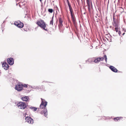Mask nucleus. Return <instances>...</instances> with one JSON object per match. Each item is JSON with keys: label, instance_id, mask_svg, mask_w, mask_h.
<instances>
[{"label": "nucleus", "instance_id": "nucleus-26", "mask_svg": "<svg viewBox=\"0 0 126 126\" xmlns=\"http://www.w3.org/2000/svg\"><path fill=\"white\" fill-rule=\"evenodd\" d=\"M123 31H124V32H126V29H123Z\"/></svg>", "mask_w": 126, "mask_h": 126}, {"label": "nucleus", "instance_id": "nucleus-10", "mask_svg": "<svg viewBox=\"0 0 126 126\" xmlns=\"http://www.w3.org/2000/svg\"><path fill=\"white\" fill-rule=\"evenodd\" d=\"M7 62L10 65H12L14 63V59L12 58H8L7 59Z\"/></svg>", "mask_w": 126, "mask_h": 126}, {"label": "nucleus", "instance_id": "nucleus-27", "mask_svg": "<svg viewBox=\"0 0 126 126\" xmlns=\"http://www.w3.org/2000/svg\"><path fill=\"white\" fill-rule=\"evenodd\" d=\"M118 34H121V32H120V31H118Z\"/></svg>", "mask_w": 126, "mask_h": 126}, {"label": "nucleus", "instance_id": "nucleus-24", "mask_svg": "<svg viewBox=\"0 0 126 126\" xmlns=\"http://www.w3.org/2000/svg\"><path fill=\"white\" fill-rule=\"evenodd\" d=\"M48 11L49 13H52L53 11V10L52 9H49L48 10Z\"/></svg>", "mask_w": 126, "mask_h": 126}, {"label": "nucleus", "instance_id": "nucleus-1", "mask_svg": "<svg viewBox=\"0 0 126 126\" xmlns=\"http://www.w3.org/2000/svg\"><path fill=\"white\" fill-rule=\"evenodd\" d=\"M41 99L42 102L40 107V109H42V110L41 111V113L42 114H43L46 117L47 114V111L46 108L47 102L42 98H41Z\"/></svg>", "mask_w": 126, "mask_h": 126}, {"label": "nucleus", "instance_id": "nucleus-11", "mask_svg": "<svg viewBox=\"0 0 126 126\" xmlns=\"http://www.w3.org/2000/svg\"><path fill=\"white\" fill-rule=\"evenodd\" d=\"M125 119V118L123 117H116L114 118V120L115 121H119L120 120H123Z\"/></svg>", "mask_w": 126, "mask_h": 126}, {"label": "nucleus", "instance_id": "nucleus-13", "mask_svg": "<svg viewBox=\"0 0 126 126\" xmlns=\"http://www.w3.org/2000/svg\"><path fill=\"white\" fill-rule=\"evenodd\" d=\"M110 69L113 72H117L118 70L117 69L114 67L112 66H111L110 67Z\"/></svg>", "mask_w": 126, "mask_h": 126}, {"label": "nucleus", "instance_id": "nucleus-15", "mask_svg": "<svg viewBox=\"0 0 126 126\" xmlns=\"http://www.w3.org/2000/svg\"><path fill=\"white\" fill-rule=\"evenodd\" d=\"M21 99L23 101H27L29 100V98L27 96H25L22 97Z\"/></svg>", "mask_w": 126, "mask_h": 126}, {"label": "nucleus", "instance_id": "nucleus-29", "mask_svg": "<svg viewBox=\"0 0 126 126\" xmlns=\"http://www.w3.org/2000/svg\"><path fill=\"white\" fill-rule=\"evenodd\" d=\"M91 1V0H87V1Z\"/></svg>", "mask_w": 126, "mask_h": 126}, {"label": "nucleus", "instance_id": "nucleus-3", "mask_svg": "<svg viewBox=\"0 0 126 126\" xmlns=\"http://www.w3.org/2000/svg\"><path fill=\"white\" fill-rule=\"evenodd\" d=\"M17 106L19 109L24 110L27 108L28 105L25 102H19L17 103Z\"/></svg>", "mask_w": 126, "mask_h": 126}, {"label": "nucleus", "instance_id": "nucleus-8", "mask_svg": "<svg viewBox=\"0 0 126 126\" xmlns=\"http://www.w3.org/2000/svg\"><path fill=\"white\" fill-rule=\"evenodd\" d=\"M26 121L28 123L32 124L34 123L33 120L30 117H27L25 118Z\"/></svg>", "mask_w": 126, "mask_h": 126}, {"label": "nucleus", "instance_id": "nucleus-4", "mask_svg": "<svg viewBox=\"0 0 126 126\" xmlns=\"http://www.w3.org/2000/svg\"><path fill=\"white\" fill-rule=\"evenodd\" d=\"M104 58H105V60L106 62L107 58L106 55H105L104 56V57H102L98 58L94 60V62L96 63H97L101 61H103Z\"/></svg>", "mask_w": 126, "mask_h": 126}, {"label": "nucleus", "instance_id": "nucleus-12", "mask_svg": "<svg viewBox=\"0 0 126 126\" xmlns=\"http://www.w3.org/2000/svg\"><path fill=\"white\" fill-rule=\"evenodd\" d=\"M2 66L3 67H4V69L5 70H7L8 69L9 65L6 62L4 63H3Z\"/></svg>", "mask_w": 126, "mask_h": 126}, {"label": "nucleus", "instance_id": "nucleus-5", "mask_svg": "<svg viewBox=\"0 0 126 126\" xmlns=\"http://www.w3.org/2000/svg\"><path fill=\"white\" fill-rule=\"evenodd\" d=\"M59 27L60 31L61 32H63V27L62 23L63 22V19L61 17L59 18Z\"/></svg>", "mask_w": 126, "mask_h": 126}, {"label": "nucleus", "instance_id": "nucleus-20", "mask_svg": "<svg viewBox=\"0 0 126 126\" xmlns=\"http://www.w3.org/2000/svg\"><path fill=\"white\" fill-rule=\"evenodd\" d=\"M118 11L119 13L121 14L124 12V10L122 7H120L118 9Z\"/></svg>", "mask_w": 126, "mask_h": 126}, {"label": "nucleus", "instance_id": "nucleus-28", "mask_svg": "<svg viewBox=\"0 0 126 126\" xmlns=\"http://www.w3.org/2000/svg\"><path fill=\"white\" fill-rule=\"evenodd\" d=\"M125 34V32H124V33H123V34H122V35H124Z\"/></svg>", "mask_w": 126, "mask_h": 126}, {"label": "nucleus", "instance_id": "nucleus-7", "mask_svg": "<svg viewBox=\"0 0 126 126\" xmlns=\"http://www.w3.org/2000/svg\"><path fill=\"white\" fill-rule=\"evenodd\" d=\"M15 89L18 91H20L23 89V84H18L16 85Z\"/></svg>", "mask_w": 126, "mask_h": 126}, {"label": "nucleus", "instance_id": "nucleus-16", "mask_svg": "<svg viewBox=\"0 0 126 126\" xmlns=\"http://www.w3.org/2000/svg\"><path fill=\"white\" fill-rule=\"evenodd\" d=\"M68 5L69 8V9L70 11L71 14H74L73 10L70 4L68 3Z\"/></svg>", "mask_w": 126, "mask_h": 126}, {"label": "nucleus", "instance_id": "nucleus-21", "mask_svg": "<svg viewBox=\"0 0 126 126\" xmlns=\"http://www.w3.org/2000/svg\"><path fill=\"white\" fill-rule=\"evenodd\" d=\"M30 109H31L32 110H33V111H36L37 109V108L35 107H30Z\"/></svg>", "mask_w": 126, "mask_h": 126}, {"label": "nucleus", "instance_id": "nucleus-2", "mask_svg": "<svg viewBox=\"0 0 126 126\" xmlns=\"http://www.w3.org/2000/svg\"><path fill=\"white\" fill-rule=\"evenodd\" d=\"M36 23L38 26L44 30L46 31H47V28H46V23L43 20H38Z\"/></svg>", "mask_w": 126, "mask_h": 126}, {"label": "nucleus", "instance_id": "nucleus-32", "mask_svg": "<svg viewBox=\"0 0 126 126\" xmlns=\"http://www.w3.org/2000/svg\"><path fill=\"white\" fill-rule=\"evenodd\" d=\"M91 4H92V2L91 1Z\"/></svg>", "mask_w": 126, "mask_h": 126}, {"label": "nucleus", "instance_id": "nucleus-19", "mask_svg": "<svg viewBox=\"0 0 126 126\" xmlns=\"http://www.w3.org/2000/svg\"><path fill=\"white\" fill-rule=\"evenodd\" d=\"M94 60L93 58H90L86 61V62L87 63H91Z\"/></svg>", "mask_w": 126, "mask_h": 126}, {"label": "nucleus", "instance_id": "nucleus-18", "mask_svg": "<svg viewBox=\"0 0 126 126\" xmlns=\"http://www.w3.org/2000/svg\"><path fill=\"white\" fill-rule=\"evenodd\" d=\"M91 1H87V3L88 6V11L90 12L91 10L90 2Z\"/></svg>", "mask_w": 126, "mask_h": 126}, {"label": "nucleus", "instance_id": "nucleus-17", "mask_svg": "<svg viewBox=\"0 0 126 126\" xmlns=\"http://www.w3.org/2000/svg\"><path fill=\"white\" fill-rule=\"evenodd\" d=\"M26 2L24 1L21 2L19 3V6L20 7L25 6Z\"/></svg>", "mask_w": 126, "mask_h": 126}, {"label": "nucleus", "instance_id": "nucleus-22", "mask_svg": "<svg viewBox=\"0 0 126 126\" xmlns=\"http://www.w3.org/2000/svg\"><path fill=\"white\" fill-rule=\"evenodd\" d=\"M53 16L52 17V19L50 21V25L51 24L52 25H53Z\"/></svg>", "mask_w": 126, "mask_h": 126}, {"label": "nucleus", "instance_id": "nucleus-25", "mask_svg": "<svg viewBox=\"0 0 126 126\" xmlns=\"http://www.w3.org/2000/svg\"><path fill=\"white\" fill-rule=\"evenodd\" d=\"M27 87V85L26 84H24L23 85V87Z\"/></svg>", "mask_w": 126, "mask_h": 126}, {"label": "nucleus", "instance_id": "nucleus-14", "mask_svg": "<svg viewBox=\"0 0 126 126\" xmlns=\"http://www.w3.org/2000/svg\"><path fill=\"white\" fill-rule=\"evenodd\" d=\"M72 21L73 23H75L76 22V19L74 14H71Z\"/></svg>", "mask_w": 126, "mask_h": 126}, {"label": "nucleus", "instance_id": "nucleus-6", "mask_svg": "<svg viewBox=\"0 0 126 126\" xmlns=\"http://www.w3.org/2000/svg\"><path fill=\"white\" fill-rule=\"evenodd\" d=\"M14 24L19 28H22L24 26L23 23L19 21L15 22Z\"/></svg>", "mask_w": 126, "mask_h": 126}, {"label": "nucleus", "instance_id": "nucleus-30", "mask_svg": "<svg viewBox=\"0 0 126 126\" xmlns=\"http://www.w3.org/2000/svg\"><path fill=\"white\" fill-rule=\"evenodd\" d=\"M42 0H40V1H41V2H42Z\"/></svg>", "mask_w": 126, "mask_h": 126}, {"label": "nucleus", "instance_id": "nucleus-31", "mask_svg": "<svg viewBox=\"0 0 126 126\" xmlns=\"http://www.w3.org/2000/svg\"><path fill=\"white\" fill-rule=\"evenodd\" d=\"M41 87H42L43 88L44 87L43 86H41Z\"/></svg>", "mask_w": 126, "mask_h": 126}, {"label": "nucleus", "instance_id": "nucleus-23", "mask_svg": "<svg viewBox=\"0 0 126 126\" xmlns=\"http://www.w3.org/2000/svg\"><path fill=\"white\" fill-rule=\"evenodd\" d=\"M119 28L118 27H115L114 29V31H115L117 32L119 31H118Z\"/></svg>", "mask_w": 126, "mask_h": 126}, {"label": "nucleus", "instance_id": "nucleus-9", "mask_svg": "<svg viewBox=\"0 0 126 126\" xmlns=\"http://www.w3.org/2000/svg\"><path fill=\"white\" fill-rule=\"evenodd\" d=\"M112 25L113 26L115 27H118L119 26V23L118 22L117 20L113 18V22L112 23Z\"/></svg>", "mask_w": 126, "mask_h": 126}]
</instances>
